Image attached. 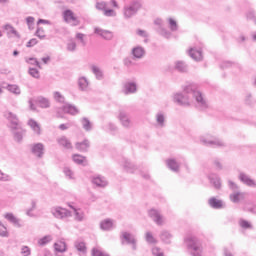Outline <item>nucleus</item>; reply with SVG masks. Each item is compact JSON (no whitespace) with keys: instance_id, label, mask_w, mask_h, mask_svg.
<instances>
[{"instance_id":"0eeeda50","label":"nucleus","mask_w":256,"mask_h":256,"mask_svg":"<svg viewBox=\"0 0 256 256\" xmlns=\"http://www.w3.org/2000/svg\"><path fill=\"white\" fill-rule=\"evenodd\" d=\"M121 239H122V245H125V242L127 245H131L133 251H137V238L129 232H122L121 233Z\"/></svg>"},{"instance_id":"72a5a7b5","label":"nucleus","mask_w":256,"mask_h":256,"mask_svg":"<svg viewBox=\"0 0 256 256\" xmlns=\"http://www.w3.org/2000/svg\"><path fill=\"white\" fill-rule=\"evenodd\" d=\"M54 249L57 253H65L67 251V244L64 241H59L54 244Z\"/></svg>"},{"instance_id":"2f4dec72","label":"nucleus","mask_w":256,"mask_h":256,"mask_svg":"<svg viewBox=\"0 0 256 256\" xmlns=\"http://www.w3.org/2000/svg\"><path fill=\"white\" fill-rule=\"evenodd\" d=\"M167 167L171 170L174 171V173L179 172V163L175 159H168L166 161Z\"/></svg>"},{"instance_id":"052dcab7","label":"nucleus","mask_w":256,"mask_h":256,"mask_svg":"<svg viewBox=\"0 0 256 256\" xmlns=\"http://www.w3.org/2000/svg\"><path fill=\"white\" fill-rule=\"evenodd\" d=\"M21 255L30 256L31 255V248H29V246H22L21 247Z\"/></svg>"},{"instance_id":"58836bf2","label":"nucleus","mask_w":256,"mask_h":256,"mask_svg":"<svg viewBox=\"0 0 256 256\" xmlns=\"http://www.w3.org/2000/svg\"><path fill=\"white\" fill-rule=\"evenodd\" d=\"M53 241V237L51 235H46L38 240V245L40 247H45L48 243H51Z\"/></svg>"},{"instance_id":"79ce46f5","label":"nucleus","mask_w":256,"mask_h":256,"mask_svg":"<svg viewBox=\"0 0 256 256\" xmlns=\"http://www.w3.org/2000/svg\"><path fill=\"white\" fill-rule=\"evenodd\" d=\"M7 90L10 91V93H13L14 95H21V88H19L15 84H9L7 86Z\"/></svg>"},{"instance_id":"4468645a","label":"nucleus","mask_w":256,"mask_h":256,"mask_svg":"<svg viewBox=\"0 0 256 256\" xmlns=\"http://www.w3.org/2000/svg\"><path fill=\"white\" fill-rule=\"evenodd\" d=\"M32 153L38 159H43V156L45 155V145H43V143H36L32 145Z\"/></svg>"},{"instance_id":"6ab92c4d","label":"nucleus","mask_w":256,"mask_h":256,"mask_svg":"<svg viewBox=\"0 0 256 256\" xmlns=\"http://www.w3.org/2000/svg\"><path fill=\"white\" fill-rule=\"evenodd\" d=\"M131 53L134 59H143V57H145V48L136 46L132 49Z\"/></svg>"},{"instance_id":"a878e982","label":"nucleus","mask_w":256,"mask_h":256,"mask_svg":"<svg viewBox=\"0 0 256 256\" xmlns=\"http://www.w3.org/2000/svg\"><path fill=\"white\" fill-rule=\"evenodd\" d=\"M122 166L124 167L125 171H127V173H135V170L137 169V166H135L127 159L122 161Z\"/></svg>"},{"instance_id":"e2e57ef3","label":"nucleus","mask_w":256,"mask_h":256,"mask_svg":"<svg viewBox=\"0 0 256 256\" xmlns=\"http://www.w3.org/2000/svg\"><path fill=\"white\" fill-rule=\"evenodd\" d=\"M76 49H77V43H75V41H70L67 44V51L73 52V51H76Z\"/></svg>"},{"instance_id":"c9c22d12","label":"nucleus","mask_w":256,"mask_h":256,"mask_svg":"<svg viewBox=\"0 0 256 256\" xmlns=\"http://www.w3.org/2000/svg\"><path fill=\"white\" fill-rule=\"evenodd\" d=\"M156 122L158 127H165V114L163 112H158L156 114Z\"/></svg>"},{"instance_id":"6e6d98bb","label":"nucleus","mask_w":256,"mask_h":256,"mask_svg":"<svg viewBox=\"0 0 256 256\" xmlns=\"http://www.w3.org/2000/svg\"><path fill=\"white\" fill-rule=\"evenodd\" d=\"M105 17H117V12L113 9H106L103 11Z\"/></svg>"},{"instance_id":"393cba45","label":"nucleus","mask_w":256,"mask_h":256,"mask_svg":"<svg viewBox=\"0 0 256 256\" xmlns=\"http://www.w3.org/2000/svg\"><path fill=\"white\" fill-rule=\"evenodd\" d=\"M62 111L64 113H68L69 115H77V113H79V109H77V107H75L71 104H65L62 107Z\"/></svg>"},{"instance_id":"b1692460","label":"nucleus","mask_w":256,"mask_h":256,"mask_svg":"<svg viewBox=\"0 0 256 256\" xmlns=\"http://www.w3.org/2000/svg\"><path fill=\"white\" fill-rule=\"evenodd\" d=\"M57 143L58 145H60V147H64V149L73 148V145H71V141H69V139H67V137L65 136H61L60 138H58Z\"/></svg>"},{"instance_id":"5701e85b","label":"nucleus","mask_w":256,"mask_h":256,"mask_svg":"<svg viewBox=\"0 0 256 256\" xmlns=\"http://www.w3.org/2000/svg\"><path fill=\"white\" fill-rule=\"evenodd\" d=\"M189 55L194 61H202L203 60V52L201 50H197V48H191L189 50Z\"/></svg>"},{"instance_id":"39448f33","label":"nucleus","mask_w":256,"mask_h":256,"mask_svg":"<svg viewBox=\"0 0 256 256\" xmlns=\"http://www.w3.org/2000/svg\"><path fill=\"white\" fill-rule=\"evenodd\" d=\"M5 119L8 121V128L10 131H15V129H19L21 127V122L19 121V117H17V114L6 111L4 113Z\"/></svg>"},{"instance_id":"603ef678","label":"nucleus","mask_w":256,"mask_h":256,"mask_svg":"<svg viewBox=\"0 0 256 256\" xmlns=\"http://www.w3.org/2000/svg\"><path fill=\"white\" fill-rule=\"evenodd\" d=\"M95 8L97 11H104L107 9V2L101 1V2H96Z\"/></svg>"},{"instance_id":"9b49d317","label":"nucleus","mask_w":256,"mask_h":256,"mask_svg":"<svg viewBox=\"0 0 256 256\" xmlns=\"http://www.w3.org/2000/svg\"><path fill=\"white\" fill-rule=\"evenodd\" d=\"M64 21L66 23H70L72 27H77L79 25L80 21L75 17V13H73L72 10H65L63 12Z\"/></svg>"},{"instance_id":"7c9ffc66","label":"nucleus","mask_w":256,"mask_h":256,"mask_svg":"<svg viewBox=\"0 0 256 256\" xmlns=\"http://www.w3.org/2000/svg\"><path fill=\"white\" fill-rule=\"evenodd\" d=\"M89 147H90L89 140H84L83 142H77L75 144V148L78 151H81L82 153H84L85 151H88Z\"/></svg>"},{"instance_id":"0e129e2a","label":"nucleus","mask_w":256,"mask_h":256,"mask_svg":"<svg viewBox=\"0 0 256 256\" xmlns=\"http://www.w3.org/2000/svg\"><path fill=\"white\" fill-rule=\"evenodd\" d=\"M26 23L28 25V29H31V27H33V25H35V18L33 16L27 17Z\"/></svg>"},{"instance_id":"37998d69","label":"nucleus","mask_w":256,"mask_h":256,"mask_svg":"<svg viewBox=\"0 0 256 256\" xmlns=\"http://www.w3.org/2000/svg\"><path fill=\"white\" fill-rule=\"evenodd\" d=\"M63 173L65 177H67V179H71V180L75 179V172H73V170H71V168L67 166L63 168Z\"/></svg>"},{"instance_id":"49530a36","label":"nucleus","mask_w":256,"mask_h":256,"mask_svg":"<svg viewBox=\"0 0 256 256\" xmlns=\"http://www.w3.org/2000/svg\"><path fill=\"white\" fill-rule=\"evenodd\" d=\"M157 32L162 37H165V39H170L171 38V32L167 31V29H165L164 27L157 28Z\"/></svg>"},{"instance_id":"69168bd1","label":"nucleus","mask_w":256,"mask_h":256,"mask_svg":"<svg viewBox=\"0 0 256 256\" xmlns=\"http://www.w3.org/2000/svg\"><path fill=\"white\" fill-rule=\"evenodd\" d=\"M152 254L154 256H165V255H163V251H161V248H159V247L152 248Z\"/></svg>"},{"instance_id":"e433bc0d","label":"nucleus","mask_w":256,"mask_h":256,"mask_svg":"<svg viewBox=\"0 0 256 256\" xmlns=\"http://www.w3.org/2000/svg\"><path fill=\"white\" fill-rule=\"evenodd\" d=\"M172 235L171 233L167 232V231H162L160 234V239L161 241H163V243H171V239H172Z\"/></svg>"},{"instance_id":"f257e3e1","label":"nucleus","mask_w":256,"mask_h":256,"mask_svg":"<svg viewBox=\"0 0 256 256\" xmlns=\"http://www.w3.org/2000/svg\"><path fill=\"white\" fill-rule=\"evenodd\" d=\"M192 99L196 101L198 109H207V100H205L203 94L198 91L196 84H189L184 87L183 93H177L174 95L175 103L183 105L184 107L189 106Z\"/></svg>"},{"instance_id":"f704fd0d","label":"nucleus","mask_w":256,"mask_h":256,"mask_svg":"<svg viewBox=\"0 0 256 256\" xmlns=\"http://www.w3.org/2000/svg\"><path fill=\"white\" fill-rule=\"evenodd\" d=\"M175 69L176 71H179L180 73H187L188 71V66L185 64L183 61H177L175 64Z\"/></svg>"},{"instance_id":"c03bdc74","label":"nucleus","mask_w":256,"mask_h":256,"mask_svg":"<svg viewBox=\"0 0 256 256\" xmlns=\"http://www.w3.org/2000/svg\"><path fill=\"white\" fill-rule=\"evenodd\" d=\"M0 181H2L3 183H9L13 181V177H11V175L6 174L0 170Z\"/></svg>"},{"instance_id":"bb28decb","label":"nucleus","mask_w":256,"mask_h":256,"mask_svg":"<svg viewBox=\"0 0 256 256\" xmlns=\"http://www.w3.org/2000/svg\"><path fill=\"white\" fill-rule=\"evenodd\" d=\"M91 71L93 75H95V78L98 81H103V77H104L103 70L99 68V66H95V65L91 66Z\"/></svg>"},{"instance_id":"f03ea898","label":"nucleus","mask_w":256,"mask_h":256,"mask_svg":"<svg viewBox=\"0 0 256 256\" xmlns=\"http://www.w3.org/2000/svg\"><path fill=\"white\" fill-rule=\"evenodd\" d=\"M142 7L143 4L141 3V0H132L125 4L122 9L124 19H133V17L141 11Z\"/></svg>"},{"instance_id":"dca6fc26","label":"nucleus","mask_w":256,"mask_h":256,"mask_svg":"<svg viewBox=\"0 0 256 256\" xmlns=\"http://www.w3.org/2000/svg\"><path fill=\"white\" fill-rule=\"evenodd\" d=\"M208 179L211 185H213L214 189H221V177H219V175L214 173L209 174Z\"/></svg>"},{"instance_id":"a211bd4d","label":"nucleus","mask_w":256,"mask_h":256,"mask_svg":"<svg viewBox=\"0 0 256 256\" xmlns=\"http://www.w3.org/2000/svg\"><path fill=\"white\" fill-rule=\"evenodd\" d=\"M208 205L212 208V209H223V207H225V204L223 203L222 200H219L215 197H211L208 200Z\"/></svg>"},{"instance_id":"680f3d73","label":"nucleus","mask_w":256,"mask_h":256,"mask_svg":"<svg viewBox=\"0 0 256 256\" xmlns=\"http://www.w3.org/2000/svg\"><path fill=\"white\" fill-rule=\"evenodd\" d=\"M247 19H250L251 21H254L256 25V14L253 10H249L246 14Z\"/></svg>"},{"instance_id":"c756f323","label":"nucleus","mask_w":256,"mask_h":256,"mask_svg":"<svg viewBox=\"0 0 256 256\" xmlns=\"http://www.w3.org/2000/svg\"><path fill=\"white\" fill-rule=\"evenodd\" d=\"M245 199V193L243 192H234L230 194V200L232 203H239V201H242Z\"/></svg>"},{"instance_id":"3c124183","label":"nucleus","mask_w":256,"mask_h":256,"mask_svg":"<svg viewBox=\"0 0 256 256\" xmlns=\"http://www.w3.org/2000/svg\"><path fill=\"white\" fill-rule=\"evenodd\" d=\"M0 237H9V231L3 222L0 221Z\"/></svg>"},{"instance_id":"f3484780","label":"nucleus","mask_w":256,"mask_h":256,"mask_svg":"<svg viewBox=\"0 0 256 256\" xmlns=\"http://www.w3.org/2000/svg\"><path fill=\"white\" fill-rule=\"evenodd\" d=\"M69 208L73 209L75 221H85V212H83V210H81L80 208H75L73 205H69Z\"/></svg>"},{"instance_id":"4d7b16f0","label":"nucleus","mask_w":256,"mask_h":256,"mask_svg":"<svg viewBox=\"0 0 256 256\" xmlns=\"http://www.w3.org/2000/svg\"><path fill=\"white\" fill-rule=\"evenodd\" d=\"M29 75H31V77H34V79H39L40 77L39 70H37L36 68H29Z\"/></svg>"},{"instance_id":"9d476101","label":"nucleus","mask_w":256,"mask_h":256,"mask_svg":"<svg viewBox=\"0 0 256 256\" xmlns=\"http://www.w3.org/2000/svg\"><path fill=\"white\" fill-rule=\"evenodd\" d=\"M149 217L156 223V225H163L165 223V217L157 209H151L148 211Z\"/></svg>"},{"instance_id":"4be33fe9","label":"nucleus","mask_w":256,"mask_h":256,"mask_svg":"<svg viewBox=\"0 0 256 256\" xmlns=\"http://www.w3.org/2000/svg\"><path fill=\"white\" fill-rule=\"evenodd\" d=\"M92 183H93V185H96V187H107V185L109 184L107 182V179H105V177H103V176L93 177Z\"/></svg>"},{"instance_id":"2eb2a0df","label":"nucleus","mask_w":256,"mask_h":256,"mask_svg":"<svg viewBox=\"0 0 256 256\" xmlns=\"http://www.w3.org/2000/svg\"><path fill=\"white\" fill-rule=\"evenodd\" d=\"M13 137H14V141H16V143H22L23 142V137H25V129H23V127L18 126V128H16L15 130H10Z\"/></svg>"},{"instance_id":"cd10ccee","label":"nucleus","mask_w":256,"mask_h":256,"mask_svg":"<svg viewBox=\"0 0 256 256\" xmlns=\"http://www.w3.org/2000/svg\"><path fill=\"white\" fill-rule=\"evenodd\" d=\"M100 229H102V231H111V229H113V220L105 219V220L101 221Z\"/></svg>"},{"instance_id":"13d9d810","label":"nucleus","mask_w":256,"mask_h":256,"mask_svg":"<svg viewBox=\"0 0 256 256\" xmlns=\"http://www.w3.org/2000/svg\"><path fill=\"white\" fill-rule=\"evenodd\" d=\"M168 23L171 31H177V21H175L173 18H169Z\"/></svg>"},{"instance_id":"473e14b6","label":"nucleus","mask_w":256,"mask_h":256,"mask_svg":"<svg viewBox=\"0 0 256 256\" xmlns=\"http://www.w3.org/2000/svg\"><path fill=\"white\" fill-rule=\"evenodd\" d=\"M37 103L41 109H49L51 107V102L45 97H38Z\"/></svg>"},{"instance_id":"f8f14e48","label":"nucleus","mask_w":256,"mask_h":256,"mask_svg":"<svg viewBox=\"0 0 256 256\" xmlns=\"http://www.w3.org/2000/svg\"><path fill=\"white\" fill-rule=\"evenodd\" d=\"M94 33H95V35H98L99 37H101L105 41H112L113 37H114L113 32H111L110 30H105V29L100 28V27H95L94 28Z\"/></svg>"},{"instance_id":"20e7f679","label":"nucleus","mask_w":256,"mask_h":256,"mask_svg":"<svg viewBox=\"0 0 256 256\" xmlns=\"http://www.w3.org/2000/svg\"><path fill=\"white\" fill-rule=\"evenodd\" d=\"M200 141L202 145H206L207 147H226V144L223 142V140L215 138L209 134L200 137Z\"/></svg>"},{"instance_id":"8fccbe9b","label":"nucleus","mask_w":256,"mask_h":256,"mask_svg":"<svg viewBox=\"0 0 256 256\" xmlns=\"http://www.w3.org/2000/svg\"><path fill=\"white\" fill-rule=\"evenodd\" d=\"M53 97L54 100L57 101V103H65V96H63L61 92H54Z\"/></svg>"},{"instance_id":"1a4fd4ad","label":"nucleus","mask_w":256,"mask_h":256,"mask_svg":"<svg viewBox=\"0 0 256 256\" xmlns=\"http://www.w3.org/2000/svg\"><path fill=\"white\" fill-rule=\"evenodd\" d=\"M122 93L124 95H133L137 93V83L133 81L124 82L122 85Z\"/></svg>"},{"instance_id":"bf43d9fd","label":"nucleus","mask_w":256,"mask_h":256,"mask_svg":"<svg viewBox=\"0 0 256 256\" xmlns=\"http://www.w3.org/2000/svg\"><path fill=\"white\" fill-rule=\"evenodd\" d=\"M213 165H214L216 171H221V170H223V164L221 163V160H220V159H215V160L213 161Z\"/></svg>"},{"instance_id":"864d4df0","label":"nucleus","mask_w":256,"mask_h":256,"mask_svg":"<svg viewBox=\"0 0 256 256\" xmlns=\"http://www.w3.org/2000/svg\"><path fill=\"white\" fill-rule=\"evenodd\" d=\"M75 248L81 253H85V251H87V247L85 246L84 242H76Z\"/></svg>"},{"instance_id":"09e8293b","label":"nucleus","mask_w":256,"mask_h":256,"mask_svg":"<svg viewBox=\"0 0 256 256\" xmlns=\"http://www.w3.org/2000/svg\"><path fill=\"white\" fill-rule=\"evenodd\" d=\"M92 256H110V255H109V253H107L99 248H93Z\"/></svg>"},{"instance_id":"ea45409f","label":"nucleus","mask_w":256,"mask_h":256,"mask_svg":"<svg viewBox=\"0 0 256 256\" xmlns=\"http://www.w3.org/2000/svg\"><path fill=\"white\" fill-rule=\"evenodd\" d=\"M145 241L149 245H155V243H157V239H155V237L153 236V233L149 231L145 233Z\"/></svg>"},{"instance_id":"6e6552de","label":"nucleus","mask_w":256,"mask_h":256,"mask_svg":"<svg viewBox=\"0 0 256 256\" xmlns=\"http://www.w3.org/2000/svg\"><path fill=\"white\" fill-rule=\"evenodd\" d=\"M238 179L243 185H246L247 187H252L253 189H256V181L251 178V176L245 172H240L238 175Z\"/></svg>"},{"instance_id":"a18cd8bd","label":"nucleus","mask_w":256,"mask_h":256,"mask_svg":"<svg viewBox=\"0 0 256 256\" xmlns=\"http://www.w3.org/2000/svg\"><path fill=\"white\" fill-rule=\"evenodd\" d=\"M238 225L242 228V229H253V225L250 224L249 221L245 220V219H240L238 221Z\"/></svg>"},{"instance_id":"412c9836","label":"nucleus","mask_w":256,"mask_h":256,"mask_svg":"<svg viewBox=\"0 0 256 256\" xmlns=\"http://www.w3.org/2000/svg\"><path fill=\"white\" fill-rule=\"evenodd\" d=\"M78 87L80 91H89V79L85 76L78 78Z\"/></svg>"},{"instance_id":"7ed1b4c3","label":"nucleus","mask_w":256,"mask_h":256,"mask_svg":"<svg viewBox=\"0 0 256 256\" xmlns=\"http://www.w3.org/2000/svg\"><path fill=\"white\" fill-rule=\"evenodd\" d=\"M185 243L192 256H203V244L201 240L195 236H188Z\"/></svg>"},{"instance_id":"338daca9","label":"nucleus","mask_w":256,"mask_h":256,"mask_svg":"<svg viewBox=\"0 0 256 256\" xmlns=\"http://www.w3.org/2000/svg\"><path fill=\"white\" fill-rule=\"evenodd\" d=\"M228 187L232 191H237V189H239V186L235 182H233L231 180L228 181Z\"/></svg>"},{"instance_id":"aec40b11","label":"nucleus","mask_w":256,"mask_h":256,"mask_svg":"<svg viewBox=\"0 0 256 256\" xmlns=\"http://www.w3.org/2000/svg\"><path fill=\"white\" fill-rule=\"evenodd\" d=\"M4 217L7 219V221H9V223H13L15 227H23V225H21V220L13 213H6Z\"/></svg>"},{"instance_id":"4c0bfd02","label":"nucleus","mask_w":256,"mask_h":256,"mask_svg":"<svg viewBox=\"0 0 256 256\" xmlns=\"http://www.w3.org/2000/svg\"><path fill=\"white\" fill-rule=\"evenodd\" d=\"M81 123L84 131H91L93 129V124L89 121V118H82Z\"/></svg>"},{"instance_id":"a19ab883","label":"nucleus","mask_w":256,"mask_h":256,"mask_svg":"<svg viewBox=\"0 0 256 256\" xmlns=\"http://www.w3.org/2000/svg\"><path fill=\"white\" fill-rule=\"evenodd\" d=\"M4 29L8 31V33H11L12 35H15L18 39H21V35H19V32L15 30V28L11 24H6L4 26Z\"/></svg>"},{"instance_id":"de8ad7c7","label":"nucleus","mask_w":256,"mask_h":256,"mask_svg":"<svg viewBox=\"0 0 256 256\" xmlns=\"http://www.w3.org/2000/svg\"><path fill=\"white\" fill-rule=\"evenodd\" d=\"M74 163H77V165H83L85 163V156H81L79 154H74L72 157Z\"/></svg>"},{"instance_id":"5fc2aeb1","label":"nucleus","mask_w":256,"mask_h":256,"mask_svg":"<svg viewBox=\"0 0 256 256\" xmlns=\"http://www.w3.org/2000/svg\"><path fill=\"white\" fill-rule=\"evenodd\" d=\"M26 63H29V65H35L38 69H41V63L37 61V58H28L26 59Z\"/></svg>"},{"instance_id":"423d86ee","label":"nucleus","mask_w":256,"mask_h":256,"mask_svg":"<svg viewBox=\"0 0 256 256\" xmlns=\"http://www.w3.org/2000/svg\"><path fill=\"white\" fill-rule=\"evenodd\" d=\"M51 213L56 219H67L72 215L71 211L60 206L53 207Z\"/></svg>"},{"instance_id":"774afa93","label":"nucleus","mask_w":256,"mask_h":256,"mask_svg":"<svg viewBox=\"0 0 256 256\" xmlns=\"http://www.w3.org/2000/svg\"><path fill=\"white\" fill-rule=\"evenodd\" d=\"M36 37L43 39L45 37V30H43V28H38L36 31Z\"/></svg>"},{"instance_id":"ddd939ff","label":"nucleus","mask_w":256,"mask_h":256,"mask_svg":"<svg viewBox=\"0 0 256 256\" xmlns=\"http://www.w3.org/2000/svg\"><path fill=\"white\" fill-rule=\"evenodd\" d=\"M118 119L121 125H123L126 129L131 128V118H129V114H127L125 110L119 111Z\"/></svg>"},{"instance_id":"c85d7f7f","label":"nucleus","mask_w":256,"mask_h":256,"mask_svg":"<svg viewBox=\"0 0 256 256\" xmlns=\"http://www.w3.org/2000/svg\"><path fill=\"white\" fill-rule=\"evenodd\" d=\"M28 125L32 129V131L36 133V135H41V126L39 125V123H37V121H35L34 119H30L28 121Z\"/></svg>"}]
</instances>
